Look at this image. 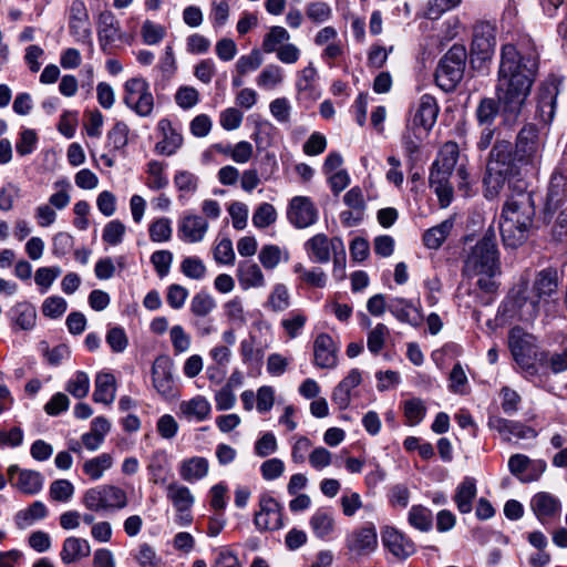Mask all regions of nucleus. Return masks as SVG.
<instances>
[{
  "label": "nucleus",
  "instance_id": "1",
  "mask_svg": "<svg viewBox=\"0 0 567 567\" xmlns=\"http://www.w3.org/2000/svg\"><path fill=\"white\" fill-rule=\"evenodd\" d=\"M539 66V53L529 35H520L501 48L497 71L496 99L483 97L475 110L480 126H494L501 116V126L514 127L526 105Z\"/></svg>",
  "mask_w": 567,
  "mask_h": 567
},
{
  "label": "nucleus",
  "instance_id": "2",
  "mask_svg": "<svg viewBox=\"0 0 567 567\" xmlns=\"http://www.w3.org/2000/svg\"><path fill=\"white\" fill-rule=\"evenodd\" d=\"M544 143L537 126L526 123L517 133L515 144L497 138L489 152L483 179L484 196L496 198L505 184L520 175L522 169H535L540 163Z\"/></svg>",
  "mask_w": 567,
  "mask_h": 567
},
{
  "label": "nucleus",
  "instance_id": "3",
  "mask_svg": "<svg viewBox=\"0 0 567 567\" xmlns=\"http://www.w3.org/2000/svg\"><path fill=\"white\" fill-rule=\"evenodd\" d=\"M536 209L533 195L520 190L513 194L504 204L499 231L506 247L517 248L530 236Z\"/></svg>",
  "mask_w": 567,
  "mask_h": 567
},
{
  "label": "nucleus",
  "instance_id": "4",
  "mask_svg": "<svg viewBox=\"0 0 567 567\" xmlns=\"http://www.w3.org/2000/svg\"><path fill=\"white\" fill-rule=\"evenodd\" d=\"M560 277L557 269L548 267L536 272L530 285L517 291L515 305L523 321L535 320L540 311L558 296Z\"/></svg>",
  "mask_w": 567,
  "mask_h": 567
},
{
  "label": "nucleus",
  "instance_id": "5",
  "mask_svg": "<svg viewBox=\"0 0 567 567\" xmlns=\"http://www.w3.org/2000/svg\"><path fill=\"white\" fill-rule=\"evenodd\" d=\"M499 254L495 235L485 234L466 255L462 274L466 277H494L499 274Z\"/></svg>",
  "mask_w": 567,
  "mask_h": 567
},
{
  "label": "nucleus",
  "instance_id": "6",
  "mask_svg": "<svg viewBox=\"0 0 567 567\" xmlns=\"http://www.w3.org/2000/svg\"><path fill=\"white\" fill-rule=\"evenodd\" d=\"M467 51L463 44H454L441 58L435 70V82L444 92L453 91L464 76Z\"/></svg>",
  "mask_w": 567,
  "mask_h": 567
},
{
  "label": "nucleus",
  "instance_id": "7",
  "mask_svg": "<svg viewBox=\"0 0 567 567\" xmlns=\"http://www.w3.org/2000/svg\"><path fill=\"white\" fill-rule=\"evenodd\" d=\"M123 103L138 116H150L154 109L150 83L141 76L128 79L123 86Z\"/></svg>",
  "mask_w": 567,
  "mask_h": 567
},
{
  "label": "nucleus",
  "instance_id": "8",
  "mask_svg": "<svg viewBox=\"0 0 567 567\" xmlns=\"http://www.w3.org/2000/svg\"><path fill=\"white\" fill-rule=\"evenodd\" d=\"M567 198V151H564L561 158L551 175L546 202L543 210L545 223H550L557 209Z\"/></svg>",
  "mask_w": 567,
  "mask_h": 567
},
{
  "label": "nucleus",
  "instance_id": "9",
  "mask_svg": "<svg viewBox=\"0 0 567 567\" xmlns=\"http://www.w3.org/2000/svg\"><path fill=\"white\" fill-rule=\"evenodd\" d=\"M344 548L350 558L367 557L378 548V533L373 523L354 527L344 537Z\"/></svg>",
  "mask_w": 567,
  "mask_h": 567
},
{
  "label": "nucleus",
  "instance_id": "10",
  "mask_svg": "<svg viewBox=\"0 0 567 567\" xmlns=\"http://www.w3.org/2000/svg\"><path fill=\"white\" fill-rule=\"evenodd\" d=\"M508 346L517 364L528 373L535 374L537 370L532 360H537L538 353L535 351L533 336L519 327H514L508 334Z\"/></svg>",
  "mask_w": 567,
  "mask_h": 567
},
{
  "label": "nucleus",
  "instance_id": "11",
  "mask_svg": "<svg viewBox=\"0 0 567 567\" xmlns=\"http://www.w3.org/2000/svg\"><path fill=\"white\" fill-rule=\"evenodd\" d=\"M174 362L168 355L157 357L152 365V385L164 400L177 396L178 390L174 379Z\"/></svg>",
  "mask_w": 567,
  "mask_h": 567
},
{
  "label": "nucleus",
  "instance_id": "12",
  "mask_svg": "<svg viewBox=\"0 0 567 567\" xmlns=\"http://www.w3.org/2000/svg\"><path fill=\"white\" fill-rule=\"evenodd\" d=\"M496 45V29L487 21L477 22L473 28L471 55L481 62L492 59Z\"/></svg>",
  "mask_w": 567,
  "mask_h": 567
},
{
  "label": "nucleus",
  "instance_id": "13",
  "mask_svg": "<svg viewBox=\"0 0 567 567\" xmlns=\"http://www.w3.org/2000/svg\"><path fill=\"white\" fill-rule=\"evenodd\" d=\"M559 85V79L554 75L548 76L539 85L536 97V116L544 124H549L554 120Z\"/></svg>",
  "mask_w": 567,
  "mask_h": 567
},
{
  "label": "nucleus",
  "instance_id": "14",
  "mask_svg": "<svg viewBox=\"0 0 567 567\" xmlns=\"http://www.w3.org/2000/svg\"><path fill=\"white\" fill-rule=\"evenodd\" d=\"M254 524L260 532L280 529L282 524V507L268 493L259 498V511L256 512Z\"/></svg>",
  "mask_w": 567,
  "mask_h": 567
},
{
  "label": "nucleus",
  "instance_id": "15",
  "mask_svg": "<svg viewBox=\"0 0 567 567\" xmlns=\"http://www.w3.org/2000/svg\"><path fill=\"white\" fill-rule=\"evenodd\" d=\"M319 212L311 198L306 196L293 197L287 209V218L296 228H307L317 223Z\"/></svg>",
  "mask_w": 567,
  "mask_h": 567
},
{
  "label": "nucleus",
  "instance_id": "16",
  "mask_svg": "<svg viewBox=\"0 0 567 567\" xmlns=\"http://www.w3.org/2000/svg\"><path fill=\"white\" fill-rule=\"evenodd\" d=\"M383 546L399 560H405L415 553V544L394 527H385L381 533Z\"/></svg>",
  "mask_w": 567,
  "mask_h": 567
},
{
  "label": "nucleus",
  "instance_id": "17",
  "mask_svg": "<svg viewBox=\"0 0 567 567\" xmlns=\"http://www.w3.org/2000/svg\"><path fill=\"white\" fill-rule=\"evenodd\" d=\"M487 425L491 430L496 431L504 441H511L513 436L522 440L537 436V432L533 427L497 415L489 416Z\"/></svg>",
  "mask_w": 567,
  "mask_h": 567
},
{
  "label": "nucleus",
  "instance_id": "18",
  "mask_svg": "<svg viewBox=\"0 0 567 567\" xmlns=\"http://www.w3.org/2000/svg\"><path fill=\"white\" fill-rule=\"evenodd\" d=\"M8 477L11 485L24 494H37L43 486V476L40 472L21 470L18 465L8 467Z\"/></svg>",
  "mask_w": 567,
  "mask_h": 567
},
{
  "label": "nucleus",
  "instance_id": "19",
  "mask_svg": "<svg viewBox=\"0 0 567 567\" xmlns=\"http://www.w3.org/2000/svg\"><path fill=\"white\" fill-rule=\"evenodd\" d=\"M343 241L339 237L328 238L324 234H317L305 244L309 257L319 264H327L330 260L331 251L342 248Z\"/></svg>",
  "mask_w": 567,
  "mask_h": 567
},
{
  "label": "nucleus",
  "instance_id": "20",
  "mask_svg": "<svg viewBox=\"0 0 567 567\" xmlns=\"http://www.w3.org/2000/svg\"><path fill=\"white\" fill-rule=\"evenodd\" d=\"M70 33L79 42H86L91 37L89 12L83 1L74 0L69 14Z\"/></svg>",
  "mask_w": 567,
  "mask_h": 567
},
{
  "label": "nucleus",
  "instance_id": "21",
  "mask_svg": "<svg viewBox=\"0 0 567 567\" xmlns=\"http://www.w3.org/2000/svg\"><path fill=\"white\" fill-rule=\"evenodd\" d=\"M338 348L328 333H320L313 342V363L321 369H333L337 365Z\"/></svg>",
  "mask_w": 567,
  "mask_h": 567
},
{
  "label": "nucleus",
  "instance_id": "22",
  "mask_svg": "<svg viewBox=\"0 0 567 567\" xmlns=\"http://www.w3.org/2000/svg\"><path fill=\"white\" fill-rule=\"evenodd\" d=\"M97 37L101 49L107 51L109 48L121 40V25L112 11H103L97 19Z\"/></svg>",
  "mask_w": 567,
  "mask_h": 567
},
{
  "label": "nucleus",
  "instance_id": "23",
  "mask_svg": "<svg viewBox=\"0 0 567 567\" xmlns=\"http://www.w3.org/2000/svg\"><path fill=\"white\" fill-rule=\"evenodd\" d=\"M388 310L401 322L413 327H420L423 322V315L420 308L412 301L404 298H392L388 302Z\"/></svg>",
  "mask_w": 567,
  "mask_h": 567
},
{
  "label": "nucleus",
  "instance_id": "24",
  "mask_svg": "<svg viewBox=\"0 0 567 567\" xmlns=\"http://www.w3.org/2000/svg\"><path fill=\"white\" fill-rule=\"evenodd\" d=\"M158 131L163 135V140L155 145V152L161 155L172 156L183 145L182 134L172 125L167 118H162L158 122Z\"/></svg>",
  "mask_w": 567,
  "mask_h": 567
},
{
  "label": "nucleus",
  "instance_id": "25",
  "mask_svg": "<svg viewBox=\"0 0 567 567\" xmlns=\"http://www.w3.org/2000/svg\"><path fill=\"white\" fill-rule=\"evenodd\" d=\"M208 223L198 215L184 216L178 225V236L187 243H199L204 239Z\"/></svg>",
  "mask_w": 567,
  "mask_h": 567
},
{
  "label": "nucleus",
  "instance_id": "26",
  "mask_svg": "<svg viewBox=\"0 0 567 567\" xmlns=\"http://www.w3.org/2000/svg\"><path fill=\"white\" fill-rule=\"evenodd\" d=\"M530 508L539 522L544 524L547 519L560 513L561 504L556 496L547 492H540L533 496Z\"/></svg>",
  "mask_w": 567,
  "mask_h": 567
},
{
  "label": "nucleus",
  "instance_id": "27",
  "mask_svg": "<svg viewBox=\"0 0 567 567\" xmlns=\"http://www.w3.org/2000/svg\"><path fill=\"white\" fill-rule=\"evenodd\" d=\"M309 525L317 538L322 540L330 539L336 530V519L333 512L327 507L318 508L311 515Z\"/></svg>",
  "mask_w": 567,
  "mask_h": 567
},
{
  "label": "nucleus",
  "instance_id": "28",
  "mask_svg": "<svg viewBox=\"0 0 567 567\" xmlns=\"http://www.w3.org/2000/svg\"><path fill=\"white\" fill-rule=\"evenodd\" d=\"M362 381L361 372L352 369L346 378L334 388L332 392V401L339 409L346 410L351 402V391Z\"/></svg>",
  "mask_w": 567,
  "mask_h": 567
},
{
  "label": "nucleus",
  "instance_id": "29",
  "mask_svg": "<svg viewBox=\"0 0 567 567\" xmlns=\"http://www.w3.org/2000/svg\"><path fill=\"white\" fill-rule=\"evenodd\" d=\"M439 111L436 100L432 95H422L413 117V125L420 126L426 132L430 131L436 122Z\"/></svg>",
  "mask_w": 567,
  "mask_h": 567
},
{
  "label": "nucleus",
  "instance_id": "30",
  "mask_svg": "<svg viewBox=\"0 0 567 567\" xmlns=\"http://www.w3.org/2000/svg\"><path fill=\"white\" fill-rule=\"evenodd\" d=\"M179 416L187 421L202 422L209 417L212 406L203 395H196L187 401L179 403Z\"/></svg>",
  "mask_w": 567,
  "mask_h": 567
},
{
  "label": "nucleus",
  "instance_id": "31",
  "mask_svg": "<svg viewBox=\"0 0 567 567\" xmlns=\"http://www.w3.org/2000/svg\"><path fill=\"white\" fill-rule=\"evenodd\" d=\"M166 497L179 514L190 512L195 504L190 489L178 482H172L166 486Z\"/></svg>",
  "mask_w": 567,
  "mask_h": 567
},
{
  "label": "nucleus",
  "instance_id": "32",
  "mask_svg": "<svg viewBox=\"0 0 567 567\" xmlns=\"http://www.w3.org/2000/svg\"><path fill=\"white\" fill-rule=\"evenodd\" d=\"M237 278L244 290L261 288L266 285L260 267L251 260H244L238 264Z\"/></svg>",
  "mask_w": 567,
  "mask_h": 567
},
{
  "label": "nucleus",
  "instance_id": "33",
  "mask_svg": "<svg viewBox=\"0 0 567 567\" xmlns=\"http://www.w3.org/2000/svg\"><path fill=\"white\" fill-rule=\"evenodd\" d=\"M8 316L13 324V329L29 331L35 326L37 310L29 302H18L10 309Z\"/></svg>",
  "mask_w": 567,
  "mask_h": 567
},
{
  "label": "nucleus",
  "instance_id": "34",
  "mask_svg": "<svg viewBox=\"0 0 567 567\" xmlns=\"http://www.w3.org/2000/svg\"><path fill=\"white\" fill-rule=\"evenodd\" d=\"M208 468L209 464L205 457L193 456L179 463L178 473L185 482L194 483L206 477Z\"/></svg>",
  "mask_w": 567,
  "mask_h": 567
},
{
  "label": "nucleus",
  "instance_id": "35",
  "mask_svg": "<svg viewBox=\"0 0 567 567\" xmlns=\"http://www.w3.org/2000/svg\"><path fill=\"white\" fill-rule=\"evenodd\" d=\"M91 554V546L86 539L70 536L63 542L60 553L61 560L64 564H73Z\"/></svg>",
  "mask_w": 567,
  "mask_h": 567
},
{
  "label": "nucleus",
  "instance_id": "36",
  "mask_svg": "<svg viewBox=\"0 0 567 567\" xmlns=\"http://www.w3.org/2000/svg\"><path fill=\"white\" fill-rule=\"evenodd\" d=\"M476 481L465 477L456 487L453 501L461 514H468L473 509V501L476 497Z\"/></svg>",
  "mask_w": 567,
  "mask_h": 567
},
{
  "label": "nucleus",
  "instance_id": "37",
  "mask_svg": "<svg viewBox=\"0 0 567 567\" xmlns=\"http://www.w3.org/2000/svg\"><path fill=\"white\" fill-rule=\"evenodd\" d=\"M454 227V218H447L441 224L431 227L423 234V244L429 249H439L446 240Z\"/></svg>",
  "mask_w": 567,
  "mask_h": 567
},
{
  "label": "nucleus",
  "instance_id": "38",
  "mask_svg": "<svg viewBox=\"0 0 567 567\" xmlns=\"http://www.w3.org/2000/svg\"><path fill=\"white\" fill-rule=\"evenodd\" d=\"M115 399V378L112 373H99L95 379L93 400L111 404Z\"/></svg>",
  "mask_w": 567,
  "mask_h": 567
},
{
  "label": "nucleus",
  "instance_id": "39",
  "mask_svg": "<svg viewBox=\"0 0 567 567\" xmlns=\"http://www.w3.org/2000/svg\"><path fill=\"white\" fill-rule=\"evenodd\" d=\"M316 79H317V70L309 63L308 66L303 68L299 74L296 82L298 99H316Z\"/></svg>",
  "mask_w": 567,
  "mask_h": 567
},
{
  "label": "nucleus",
  "instance_id": "40",
  "mask_svg": "<svg viewBox=\"0 0 567 567\" xmlns=\"http://www.w3.org/2000/svg\"><path fill=\"white\" fill-rule=\"evenodd\" d=\"M48 515L47 506L40 502H33L28 508L19 511L14 516V523L19 529H24L35 520L43 519Z\"/></svg>",
  "mask_w": 567,
  "mask_h": 567
},
{
  "label": "nucleus",
  "instance_id": "41",
  "mask_svg": "<svg viewBox=\"0 0 567 567\" xmlns=\"http://www.w3.org/2000/svg\"><path fill=\"white\" fill-rule=\"evenodd\" d=\"M101 488L107 512L120 511L128 505V496L123 488L112 484H103Z\"/></svg>",
  "mask_w": 567,
  "mask_h": 567
},
{
  "label": "nucleus",
  "instance_id": "42",
  "mask_svg": "<svg viewBox=\"0 0 567 567\" xmlns=\"http://www.w3.org/2000/svg\"><path fill=\"white\" fill-rule=\"evenodd\" d=\"M537 362L549 369L554 373H560L567 370V346L560 351H542L538 353Z\"/></svg>",
  "mask_w": 567,
  "mask_h": 567
},
{
  "label": "nucleus",
  "instance_id": "43",
  "mask_svg": "<svg viewBox=\"0 0 567 567\" xmlns=\"http://www.w3.org/2000/svg\"><path fill=\"white\" fill-rule=\"evenodd\" d=\"M408 522L420 532H429L433 526L432 511L423 505H413L409 511Z\"/></svg>",
  "mask_w": 567,
  "mask_h": 567
},
{
  "label": "nucleus",
  "instance_id": "44",
  "mask_svg": "<svg viewBox=\"0 0 567 567\" xmlns=\"http://www.w3.org/2000/svg\"><path fill=\"white\" fill-rule=\"evenodd\" d=\"M113 465V457L109 453H102L96 457L87 460L83 464V472L87 475L92 481L100 480L104 472L111 468Z\"/></svg>",
  "mask_w": 567,
  "mask_h": 567
},
{
  "label": "nucleus",
  "instance_id": "45",
  "mask_svg": "<svg viewBox=\"0 0 567 567\" xmlns=\"http://www.w3.org/2000/svg\"><path fill=\"white\" fill-rule=\"evenodd\" d=\"M265 307L274 312H282L290 307V293L284 284L274 286Z\"/></svg>",
  "mask_w": 567,
  "mask_h": 567
},
{
  "label": "nucleus",
  "instance_id": "46",
  "mask_svg": "<svg viewBox=\"0 0 567 567\" xmlns=\"http://www.w3.org/2000/svg\"><path fill=\"white\" fill-rule=\"evenodd\" d=\"M307 320V315L302 310L296 309L281 319L280 326L290 339H296L305 328Z\"/></svg>",
  "mask_w": 567,
  "mask_h": 567
},
{
  "label": "nucleus",
  "instance_id": "47",
  "mask_svg": "<svg viewBox=\"0 0 567 567\" xmlns=\"http://www.w3.org/2000/svg\"><path fill=\"white\" fill-rule=\"evenodd\" d=\"M289 40L290 34L284 27L274 25L265 34L261 47L265 53H274Z\"/></svg>",
  "mask_w": 567,
  "mask_h": 567
},
{
  "label": "nucleus",
  "instance_id": "48",
  "mask_svg": "<svg viewBox=\"0 0 567 567\" xmlns=\"http://www.w3.org/2000/svg\"><path fill=\"white\" fill-rule=\"evenodd\" d=\"M166 165L158 161H151L147 164L146 186L152 190H159L168 185V178L165 175Z\"/></svg>",
  "mask_w": 567,
  "mask_h": 567
},
{
  "label": "nucleus",
  "instance_id": "49",
  "mask_svg": "<svg viewBox=\"0 0 567 567\" xmlns=\"http://www.w3.org/2000/svg\"><path fill=\"white\" fill-rule=\"evenodd\" d=\"M215 308V299L206 291L195 293L189 305V311L193 317H208Z\"/></svg>",
  "mask_w": 567,
  "mask_h": 567
},
{
  "label": "nucleus",
  "instance_id": "50",
  "mask_svg": "<svg viewBox=\"0 0 567 567\" xmlns=\"http://www.w3.org/2000/svg\"><path fill=\"white\" fill-rule=\"evenodd\" d=\"M282 81L284 71L277 64H268L265 66L256 79L257 85L264 90H274L281 84Z\"/></svg>",
  "mask_w": 567,
  "mask_h": 567
},
{
  "label": "nucleus",
  "instance_id": "51",
  "mask_svg": "<svg viewBox=\"0 0 567 567\" xmlns=\"http://www.w3.org/2000/svg\"><path fill=\"white\" fill-rule=\"evenodd\" d=\"M460 155L458 145L455 142H446L440 150L437 158L433 163L436 167L453 172Z\"/></svg>",
  "mask_w": 567,
  "mask_h": 567
},
{
  "label": "nucleus",
  "instance_id": "52",
  "mask_svg": "<svg viewBox=\"0 0 567 567\" xmlns=\"http://www.w3.org/2000/svg\"><path fill=\"white\" fill-rule=\"evenodd\" d=\"M403 413L409 425H417L426 414V406L421 399L413 398L404 402Z\"/></svg>",
  "mask_w": 567,
  "mask_h": 567
},
{
  "label": "nucleus",
  "instance_id": "53",
  "mask_svg": "<svg viewBox=\"0 0 567 567\" xmlns=\"http://www.w3.org/2000/svg\"><path fill=\"white\" fill-rule=\"evenodd\" d=\"M181 271L189 279L202 280L206 276L207 268L200 258L192 256L182 260Z\"/></svg>",
  "mask_w": 567,
  "mask_h": 567
},
{
  "label": "nucleus",
  "instance_id": "54",
  "mask_svg": "<svg viewBox=\"0 0 567 567\" xmlns=\"http://www.w3.org/2000/svg\"><path fill=\"white\" fill-rule=\"evenodd\" d=\"M83 506L93 513L107 512L101 485L91 487L83 494Z\"/></svg>",
  "mask_w": 567,
  "mask_h": 567
},
{
  "label": "nucleus",
  "instance_id": "55",
  "mask_svg": "<svg viewBox=\"0 0 567 567\" xmlns=\"http://www.w3.org/2000/svg\"><path fill=\"white\" fill-rule=\"evenodd\" d=\"M262 64V56L258 49H252L249 54L241 55L235 65L238 75L256 71Z\"/></svg>",
  "mask_w": 567,
  "mask_h": 567
},
{
  "label": "nucleus",
  "instance_id": "56",
  "mask_svg": "<svg viewBox=\"0 0 567 567\" xmlns=\"http://www.w3.org/2000/svg\"><path fill=\"white\" fill-rule=\"evenodd\" d=\"M125 231V225L118 219H113L104 226L102 238L106 244L117 246L123 241Z\"/></svg>",
  "mask_w": 567,
  "mask_h": 567
},
{
  "label": "nucleus",
  "instance_id": "57",
  "mask_svg": "<svg viewBox=\"0 0 567 567\" xmlns=\"http://www.w3.org/2000/svg\"><path fill=\"white\" fill-rule=\"evenodd\" d=\"M150 238L154 243L168 241L172 237L171 220L166 217L158 218L150 225Z\"/></svg>",
  "mask_w": 567,
  "mask_h": 567
},
{
  "label": "nucleus",
  "instance_id": "58",
  "mask_svg": "<svg viewBox=\"0 0 567 567\" xmlns=\"http://www.w3.org/2000/svg\"><path fill=\"white\" fill-rule=\"evenodd\" d=\"M224 310L227 319L237 326H244L247 321L243 300L239 297H234L224 305Z\"/></svg>",
  "mask_w": 567,
  "mask_h": 567
},
{
  "label": "nucleus",
  "instance_id": "59",
  "mask_svg": "<svg viewBox=\"0 0 567 567\" xmlns=\"http://www.w3.org/2000/svg\"><path fill=\"white\" fill-rule=\"evenodd\" d=\"M49 494L51 499L66 503L74 494V486L68 480H56L51 483Z\"/></svg>",
  "mask_w": 567,
  "mask_h": 567
},
{
  "label": "nucleus",
  "instance_id": "60",
  "mask_svg": "<svg viewBox=\"0 0 567 567\" xmlns=\"http://www.w3.org/2000/svg\"><path fill=\"white\" fill-rule=\"evenodd\" d=\"M38 144V135L34 130L24 128L19 134L16 151L20 156H27L34 152Z\"/></svg>",
  "mask_w": 567,
  "mask_h": 567
},
{
  "label": "nucleus",
  "instance_id": "61",
  "mask_svg": "<svg viewBox=\"0 0 567 567\" xmlns=\"http://www.w3.org/2000/svg\"><path fill=\"white\" fill-rule=\"evenodd\" d=\"M277 219V213L271 204L262 203L252 215V224L257 228H266Z\"/></svg>",
  "mask_w": 567,
  "mask_h": 567
},
{
  "label": "nucleus",
  "instance_id": "62",
  "mask_svg": "<svg viewBox=\"0 0 567 567\" xmlns=\"http://www.w3.org/2000/svg\"><path fill=\"white\" fill-rule=\"evenodd\" d=\"M165 34L166 30L163 25L156 24L151 20L144 21L141 30V35L145 44H157L164 39Z\"/></svg>",
  "mask_w": 567,
  "mask_h": 567
},
{
  "label": "nucleus",
  "instance_id": "63",
  "mask_svg": "<svg viewBox=\"0 0 567 567\" xmlns=\"http://www.w3.org/2000/svg\"><path fill=\"white\" fill-rule=\"evenodd\" d=\"M106 343L115 353H122L128 346V338L122 327H112L107 330L105 337Z\"/></svg>",
  "mask_w": 567,
  "mask_h": 567
},
{
  "label": "nucleus",
  "instance_id": "64",
  "mask_svg": "<svg viewBox=\"0 0 567 567\" xmlns=\"http://www.w3.org/2000/svg\"><path fill=\"white\" fill-rule=\"evenodd\" d=\"M189 291L187 288L179 284H172L166 289V301L174 310H179L184 307Z\"/></svg>",
  "mask_w": 567,
  "mask_h": 567
}]
</instances>
